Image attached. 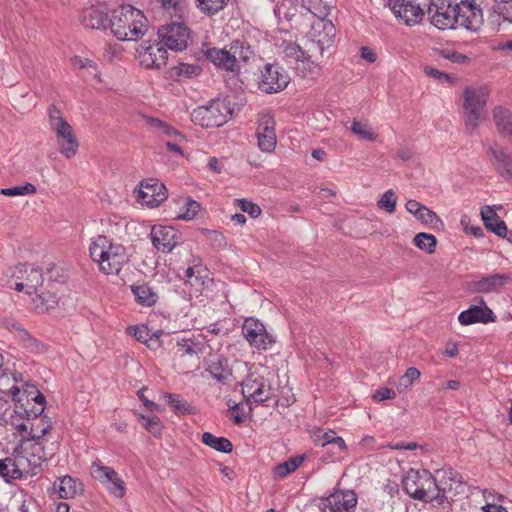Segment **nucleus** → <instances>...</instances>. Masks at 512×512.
I'll use <instances>...</instances> for the list:
<instances>
[{"instance_id":"nucleus-1","label":"nucleus","mask_w":512,"mask_h":512,"mask_svg":"<svg viewBox=\"0 0 512 512\" xmlns=\"http://www.w3.org/2000/svg\"><path fill=\"white\" fill-rule=\"evenodd\" d=\"M109 28L120 41H137L148 31L147 18L132 5H122L112 11Z\"/></svg>"},{"instance_id":"nucleus-2","label":"nucleus","mask_w":512,"mask_h":512,"mask_svg":"<svg viewBox=\"0 0 512 512\" xmlns=\"http://www.w3.org/2000/svg\"><path fill=\"white\" fill-rule=\"evenodd\" d=\"M404 491L413 499L423 502L441 504L446 499V492L436 483L435 478L427 470L411 471L402 481Z\"/></svg>"},{"instance_id":"nucleus-3","label":"nucleus","mask_w":512,"mask_h":512,"mask_svg":"<svg viewBox=\"0 0 512 512\" xmlns=\"http://www.w3.org/2000/svg\"><path fill=\"white\" fill-rule=\"evenodd\" d=\"M12 397L14 402L15 416H42L45 410L46 399L43 394L36 391L34 385L26 384L25 388L21 389L13 385L6 394Z\"/></svg>"},{"instance_id":"nucleus-4","label":"nucleus","mask_w":512,"mask_h":512,"mask_svg":"<svg viewBox=\"0 0 512 512\" xmlns=\"http://www.w3.org/2000/svg\"><path fill=\"white\" fill-rule=\"evenodd\" d=\"M488 95L486 87H468L464 91V120L469 134L485 120Z\"/></svg>"},{"instance_id":"nucleus-5","label":"nucleus","mask_w":512,"mask_h":512,"mask_svg":"<svg viewBox=\"0 0 512 512\" xmlns=\"http://www.w3.org/2000/svg\"><path fill=\"white\" fill-rule=\"evenodd\" d=\"M241 387L246 405L257 403L268 407L271 400H273V396H275L270 381L264 376L261 369H250L248 375L242 381Z\"/></svg>"},{"instance_id":"nucleus-6","label":"nucleus","mask_w":512,"mask_h":512,"mask_svg":"<svg viewBox=\"0 0 512 512\" xmlns=\"http://www.w3.org/2000/svg\"><path fill=\"white\" fill-rule=\"evenodd\" d=\"M231 113L230 102L217 98L207 105L195 108L191 113V120L201 127H219L228 121Z\"/></svg>"},{"instance_id":"nucleus-7","label":"nucleus","mask_w":512,"mask_h":512,"mask_svg":"<svg viewBox=\"0 0 512 512\" xmlns=\"http://www.w3.org/2000/svg\"><path fill=\"white\" fill-rule=\"evenodd\" d=\"M158 37L160 42L168 49L173 51H183L188 46L190 30L183 23L173 22L161 26L158 29Z\"/></svg>"},{"instance_id":"nucleus-8","label":"nucleus","mask_w":512,"mask_h":512,"mask_svg":"<svg viewBox=\"0 0 512 512\" xmlns=\"http://www.w3.org/2000/svg\"><path fill=\"white\" fill-rule=\"evenodd\" d=\"M430 22L439 30L455 29V5L448 0H433L427 10Z\"/></svg>"},{"instance_id":"nucleus-9","label":"nucleus","mask_w":512,"mask_h":512,"mask_svg":"<svg viewBox=\"0 0 512 512\" xmlns=\"http://www.w3.org/2000/svg\"><path fill=\"white\" fill-rule=\"evenodd\" d=\"M139 63L148 69H161L168 60V52L160 43L144 41L137 49Z\"/></svg>"},{"instance_id":"nucleus-10","label":"nucleus","mask_w":512,"mask_h":512,"mask_svg":"<svg viewBox=\"0 0 512 512\" xmlns=\"http://www.w3.org/2000/svg\"><path fill=\"white\" fill-rule=\"evenodd\" d=\"M242 333L245 339L257 349H268L275 339L270 335L265 326L254 318H247L242 326Z\"/></svg>"},{"instance_id":"nucleus-11","label":"nucleus","mask_w":512,"mask_h":512,"mask_svg":"<svg viewBox=\"0 0 512 512\" xmlns=\"http://www.w3.org/2000/svg\"><path fill=\"white\" fill-rule=\"evenodd\" d=\"M357 495L352 490H337L321 503L323 512H355Z\"/></svg>"},{"instance_id":"nucleus-12","label":"nucleus","mask_w":512,"mask_h":512,"mask_svg":"<svg viewBox=\"0 0 512 512\" xmlns=\"http://www.w3.org/2000/svg\"><path fill=\"white\" fill-rule=\"evenodd\" d=\"M455 26L476 31L482 21V10L473 2L463 0L455 5Z\"/></svg>"},{"instance_id":"nucleus-13","label":"nucleus","mask_w":512,"mask_h":512,"mask_svg":"<svg viewBox=\"0 0 512 512\" xmlns=\"http://www.w3.org/2000/svg\"><path fill=\"white\" fill-rule=\"evenodd\" d=\"M167 199L165 185L158 179H147L142 181L137 193L138 202L154 208Z\"/></svg>"},{"instance_id":"nucleus-14","label":"nucleus","mask_w":512,"mask_h":512,"mask_svg":"<svg viewBox=\"0 0 512 512\" xmlns=\"http://www.w3.org/2000/svg\"><path fill=\"white\" fill-rule=\"evenodd\" d=\"M289 83V76L277 65L267 64L262 70L259 88L265 93H277Z\"/></svg>"},{"instance_id":"nucleus-15","label":"nucleus","mask_w":512,"mask_h":512,"mask_svg":"<svg viewBox=\"0 0 512 512\" xmlns=\"http://www.w3.org/2000/svg\"><path fill=\"white\" fill-rule=\"evenodd\" d=\"M150 238L158 251L169 253L179 244L181 235L171 226L155 225L151 229Z\"/></svg>"},{"instance_id":"nucleus-16","label":"nucleus","mask_w":512,"mask_h":512,"mask_svg":"<svg viewBox=\"0 0 512 512\" xmlns=\"http://www.w3.org/2000/svg\"><path fill=\"white\" fill-rule=\"evenodd\" d=\"M258 146L263 152L274 151L277 143L275 132V120L270 113H260L256 130Z\"/></svg>"},{"instance_id":"nucleus-17","label":"nucleus","mask_w":512,"mask_h":512,"mask_svg":"<svg viewBox=\"0 0 512 512\" xmlns=\"http://www.w3.org/2000/svg\"><path fill=\"white\" fill-rule=\"evenodd\" d=\"M388 5L394 15L407 26L419 23L424 16L422 8L412 0H389Z\"/></svg>"},{"instance_id":"nucleus-18","label":"nucleus","mask_w":512,"mask_h":512,"mask_svg":"<svg viewBox=\"0 0 512 512\" xmlns=\"http://www.w3.org/2000/svg\"><path fill=\"white\" fill-rule=\"evenodd\" d=\"M128 262L126 249L120 244H110L105 256L100 261L99 268L106 275H117L123 266Z\"/></svg>"},{"instance_id":"nucleus-19","label":"nucleus","mask_w":512,"mask_h":512,"mask_svg":"<svg viewBox=\"0 0 512 512\" xmlns=\"http://www.w3.org/2000/svg\"><path fill=\"white\" fill-rule=\"evenodd\" d=\"M12 277L22 280L26 286V293H37L42 286L44 277L42 270L32 264H19L13 268Z\"/></svg>"},{"instance_id":"nucleus-20","label":"nucleus","mask_w":512,"mask_h":512,"mask_svg":"<svg viewBox=\"0 0 512 512\" xmlns=\"http://www.w3.org/2000/svg\"><path fill=\"white\" fill-rule=\"evenodd\" d=\"M205 370L217 382L226 384L231 380L232 369L229 360L218 352L210 353L205 359Z\"/></svg>"},{"instance_id":"nucleus-21","label":"nucleus","mask_w":512,"mask_h":512,"mask_svg":"<svg viewBox=\"0 0 512 512\" xmlns=\"http://www.w3.org/2000/svg\"><path fill=\"white\" fill-rule=\"evenodd\" d=\"M15 469L19 479L33 477L42 470V457L34 452H15Z\"/></svg>"},{"instance_id":"nucleus-22","label":"nucleus","mask_w":512,"mask_h":512,"mask_svg":"<svg viewBox=\"0 0 512 512\" xmlns=\"http://www.w3.org/2000/svg\"><path fill=\"white\" fill-rule=\"evenodd\" d=\"M458 320L461 325L467 326L475 323L494 322L496 316L485 301L480 299L479 305H471L467 310L462 311Z\"/></svg>"},{"instance_id":"nucleus-23","label":"nucleus","mask_w":512,"mask_h":512,"mask_svg":"<svg viewBox=\"0 0 512 512\" xmlns=\"http://www.w3.org/2000/svg\"><path fill=\"white\" fill-rule=\"evenodd\" d=\"M205 55L218 68L233 74L240 72V65L235 64V55H231L230 50L210 48Z\"/></svg>"},{"instance_id":"nucleus-24","label":"nucleus","mask_w":512,"mask_h":512,"mask_svg":"<svg viewBox=\"0 0 512 512\" xmlns=\"http://www.w3.org/2000/svg\"><path fill=\"white\" fill-rule=\"evenodd\" d=\"M509 279L510 277L508 275L497 273L472 281L470 283V288L473 292L477 293L497 292L508 282Z\"/></svg>"},{"instance_id":"nucleus-25","label":"nucleus","mask_w":512,"mask_h":512,"mask_svg":"<svg viewBox=\"0 0 512 512\" xmlns=\"http://www.w3.org/2000/svg\"><path fill=\"white\" fill-rule=\"evenodd\" d=\"M47 115L50 130L55 133L56 139L74 132L73 127L66 121L63 113L54 104L48 107Z\"/></svg>"},{"instance_id":"nucleus-26","label":"nucleus","mask_w":512,"mask_h":512,"mask_svg":"<svg viewBox=\"0 0 512 512\" xmlns=\"http://www.w3.org/2000/svg\"><path fill=\"white\" fill-rule=\"evenodd\" d=\"M109 17L106 11L99 7L91 6L82 12V24L91 29H106L109 27Z\"/></svg>"},{"instance_id":"nucleus-27","label":"nucleus","mask_w":512,"mask_h":512,"mask_svg":"<svg viewBox=\"0 0 512 512\" xmlns=\"http://www.w3.org/2000/svg\"><path fill=\"white\" fill-rule=\"evenodd\" d=\"M159 400L171 408V412L179 415H193L198 411L194 406L187 402L181 395L175 393L162 392Z\"/></svg>"},{"instance_id":"nucleus-28","label":"nucleus","mask_w":512,"mask_h":512,"mask_svg":"<svg viewBox=\"0 0 512 512\" xmlns=\"http://www.w3.org/2000/svg\"><path fill=\"white\" fill-rule=\"evenodd\" d=\"M487 154L494 159L492 162L497 172L507 181L512 180V157L502 149L490 147Z\"/></svg>"},{"instance_id":"nucleus-29","label":"nucleus","mask_w":512,"mask_h":512,"mask_svg":"<svg viewBox=\"0 0 512 512\" xmlns=\"http://www.w3.org/2000/svg\"><path fill=\"white\" fill-rule=\"evenodd\" d=\"M481 217L485 227L495 233L497 236L503 237L506 235V223L497 215L491 206H484L481 209Z\"/></svg>"},{"instance_id":"nucleus-30","label":"nucleus","mask_w":512,"mask_h":512,"mask_svg":"<svg viewBox=\"0 0 512 512\" xmlns=\"http://www.w3.org/2000/svg\"><path fill=\"white\" fill-rule=\"evenodd\" d=\"M26 422L19 424L18 428L27 433V436L38 441L51 428V424L45 418H25Z\"/></svg>"},{"instance_id":"nucleus-31","label":"nucleus","mask_w":512,"mask_h":512,"mask_svg":"<svg viewBox=\"0 0 512 512\" xmlns=\"http://www.w3.org/2000/svg\"><path fill=\"white\" fill-rule=\"evenodd\" d=\"M54 489L57 491L59 498L69 499L82 492V483L69 475H65L54 482Z\"/></svg>"},{"instance_id":"nucleus-32","label":"nucleus","mask_w":512,"mask_h":512,"mask_svg":"<svg viewBox=\"0 0 512 512\" xmlns=\"http://www.w3.org/2000/svg\"><path fill=\"white\" fill-rule=\"evenodd\" d=\"M493 120L497 131L503 137H508L512 141V113L509 109L502 106L493 109Z\"/></svg>"},{"instance_id":"nucleus-33","label":"nucleus","mask_w":512,"mask_h":512,"mask_svg":"<svg viewBox=\"0 0 512 512\" xmlns=\"http://www.w3.org/2000/svg\"><path fill=\"white\" fill-rule=\"evenodd\" d=\"M203 343L191 338H179L176 342V354L180 357L190 356L199 360Z\"/></svg>"},{"instance_id":"nucleus-34","label":"nucleus","mask_w":512,"mask_h":512,"mask_svg":"<svg viewBox=\"0 0 512 512\" xmlns=\"http://www.w3.org/2000/svg\"><path fill=\"white\" fill-rule=\"evenodd\" d=\"M131 291L135 297L136 302L141 306L151 307L158 300L157 293L145 283L132 285Z\"/></svg>"},{"instance_id":"nucleus-35","label":"nucleus","mask_w":512,"mask_h":512,"mask_svg":"<svg viewBox=\"0 0 512 512\" xmlns=\"http://www.w3.org/2000/svg\"><path fill=\"white\" fill-rule=\"evenodd\" d=\"M56 142L59 152L67 159H70L76 155L79 148V142L75 132L67 134L62 138H57Z\"/></svg>"},{"instance_id":"nucleus-36","label":"nucleus","mask_w":512,"mask_h":512,"mask_svg":"<svg viewBox=\"0 0 512 512\" xmlns=\"http://www.w3.org/2000/svg\"><path fill=\"white\" fill-rule=\"evenodd\" d=\"M201 440L205 445L218 452L230 453L233 449V445L229 439L225 437H217L210 432H204Z\"/></svg>"},{"instance_id":"nucleus-37","label":"nucleus","mask_w":512,"mask_h":512,"mask_svg":"<svg viewBox=\"0 0 512 512\" xmlns=\"http://www.w3.org/2000/svg\"><path fill=\"white\" fill-rule=\"evenodd\" d=\"M111 242L104 235H98L90 244L89 252L93 261L98 264L105 256L107 249H109Z\"/></svg>"},{"instance_id":"nucleus-38","label":"nucleus","mask_w":512,"mask_h":512,"mask_svg":"<svg viewBox=\"0 0 512 512\" xmlns=\"http://www.w3.org/2000/svg\"><path fill=\"white\" fill-rule=\"evenodd\" d=\"M144 119L149 127L162 133L163 135L168 137H179L180 139L184 138V136L177 129L158 118L145 116Z\"/></svg>"},{"instance_id":"nucleus-39","label":"nucleus","mask_w":512,"mask_h":512,"mask_svg":"<svg viewBox=\"0 0 512 512\" xmlns=\"http://www.w3.org/2000/svg\"><path fill=\"white\" fill-rule=\"evenodd\" d=\"M57 304L58 298L51 292L36 293V297L33 298L34 308L42 313L54 309Z\"/></svg>"},{"instance_id":"nucleus-40","label":"nucleus","mask_w":512,"mask_h":512,"mask_svg":"<svg viewBox=\"0 0 512 512\" xmlns=\"http://www.w3.org/2000/svg\"><path fill=\"white\" fill-rule=\"evenodd\" d=\"M304 459H305V456L301 455V456L291 457L288 460H286L285 462L278 464L274 468L275 475L280 479L285 478L287 475L294 472L302 464Z\"/></svg>"},{"instance_id":"nucleus-41","label":"nucleus","mask_w":512,"mask_h":512,"mask_svg":"<svg viewBox=\"0 0 512 512\" xmlns=\"http://www.w3.org/2000/svg\"><path fill=\"white\" fill-rule=\"evenodd\" d=\"M15 465L16 462L14 454L11 457L0 459V477H2L6 483L20 480L17 475V471L14 472Z\"/></svg>"},{"instance_id":"nucleus-42","label":"nucleus","mask_w":512,"mask_h":512,"mask_svg":"<svg viewBox=\"0 0 512 512\" xmlns=\"http://www.w3.org/2000/svg\"><path fill=\"white\" fill-rule=\"evenodd\" d=\"M413 243L420 250L432 254L435 251L437 239L432 234L421 232L414 237Z\"/></svg>"},{"instance_id":"nucleus-43","label":"nucleus","mask_w":512,"mask_h":512,"mask_svg":"<svg viewBox=\"0 0 512 512\" xmlns=\"http://www.w3.org/2000/svg\"><path fill=\"white\" fill-rule=\"evenodd\" d=\"M415 217L433 229H440L443 227V222L440 217L426 206H423Z\"/></svg>"},{"instance_id":"nucleus-44","label":"nucleus","mask_w":512,"mask_h":512,"mask_svg":"<svg viewBox=\"0 0 512 512\" xmlns=\"http://www.w3.org/2000/svg\"><path fill=\"white\" fill-rule=\"evenodd\" d=\"M162 8L169 13L170 16L182 18L186 12L185 0H159Z\"/></svg>"},{"instance_id":"nucleus-45","label":"nucleus","mask_w":512,"mask_h":512,"mask_svg":"<svg viewBox=\"0 0 512 512\" xmlns=\"http://www.w3.org/2000/svg\"><path fill=\"white\" fill-rule=\"evenodd\" d=\"M230 54L235 55V64L240 65V62H248L253 52L244 43L235 41L230 45Z\"/></svg>"},{"instance_id":"nucleus-46","label":"nucleus","mask_w":512,"mask_h":512,"mask_svg":"<svg viewBox=\"0 0 512 512\" xmlns=\"http://www.w3.org/2000/svg\"><path fill=\"white\" fill-rule=\"evenodd\" d=\"M92 469V475L94 476V478H96L97 480L104 484L109 483L118 475L113 468L97 463H93Z\"/></svg>"},{"instance_id":"nucleus-47","label":"nucleus","mask_w":512,"mask_h":512,"mask_svg":"<svg viewBox=\"0 0 512 512\" xmlns=\"http://www.w3.org/2000/svg\"><path fill=\"white\" fill-rule=\"evenodd\" d=\"M351 131L358 136V138L367 141H375L377 134L367 124L361 123L354 119L351 124Z\"/></svg>"},{"instance_id":"nucleus-48","label":"nucleus","mask_w":512,"mask_h":512,"mask_svg":"<svg viewBox=\"0 0 512 512\" xmlns=\"http://www.w3.org/2000/svg\"><path fill=\"white\" fill-rule=\"evenodd\" d=\"M173 71L177 77V81L182 79L192 78L197 76L202 71L201 67L195 64L181 63L176 67H173Z\"/></svg>"},{"instance_id":"nucleus-49","label":"nucleus","mask_w":512,"mask_h":512,"mask_svg":"<svg viewBox=\"0 0 512 512\" xmlns=\"http://www.w3.org/2000/svg\"><path fill=\"white\" fill-rule=\"evenodd\" d=\"M199 9L207 15H214L222 10L228 0H197Z\"/></svg>"},{"instance_id":"nucleus-50","label":"nucleus","mask_w":512,"mask_h":512,"mask_svg":"<svg viewBox=\"0 0 512 512\" xmlns=\"http://www.w3.org/2000/svg\"><path fill=\"white\" fill-rule=\"evenodd\" d=\"M377 206L389 214L393 213L396 208L395 192L392 189L387 190L377 201Z\"/></svg>"},{"instance_id":"nucleus-51","label":"nucleus","mask_w":512,"mask_h":512,"mask_svg":"<svg viewBox=\"0 0 512 512\" xmlns=\"http://www.w3.org/2000/svg\"><path fill=\"white\" fill-rule=\"evenodd\" d=\"M200 210V204L194 200H188L181 208V213L177 216L178 219L192 220L195 218Z\"/></svg>"},{"instance_id":"nucleus-52","label":"nucleus","mask_w":512,"mask_h":512,"mask_svg":"<svg viewBox=\"0 0 512 512\" xmlns=\"http://www.w3.org/2000/svg\"><path fill=\"white\" fill-rule=\"evenodd\" d=\"M138 420L141 427L152 433L154 436L161 434L163 424L160 418H138Z\"/></svg>"},{"instance_id":"nucleus-53","label":"nucleus","mask_w":512,"mask_h":512,"mask_svg":"<svg viewBox=\"0 0 512 512\" xmlns=\"http://www.w3.org/2000/svg\"><path fill=\"white\" fill-rule=\"evenodd\" d=\"M36 192V187L31 184L27 183L24 186H15L11 188H3L0 190V194L5 196H18V195H26V194H32Z\"/></svg>"},{"instance_id":"nucleus-54","label":"nucleus","mask_w":512,"mask_h":512,"mask_svg":"<svg viewBox=\"0 0 512 512\" xmlns=\"http://www.w3.org/2000/svg\"><path fill=\"white\" fill-rule=\"evenodd\" d=\"M421 376L420 371L415 367H410L399 380V388L408 389L413 382Z\"/></svg>"},{"instance_id":"nucleus-55","label":"nucleus","mask_w":512,"mask_h":512,"mask_svg":"<svg viewBox=\"0 0 512 512\" xmlns=\"http://www.w3.org/2000/svg\"><path fill=\"white\" fill-rule=\"evenodd\" d=\"M284 54L286 57L295 59L296 61H299V60L303 61V60L307 59L306 55H305V51H303L298 44L293 43V42L287 43L285 45Z\"/></svg>"},{"instance_id":"nucleus-56","label":"nucleus","mask_w":512,"mask_h":512,"mask_svg":"<svg viewBox=\"0 0 512 512\" xmlns=\"http://www.w3.org/2000/svg\"><path fill=\"white\" fill-rule=\"evenodd\" d=\"M238 207L245 213H248L252 218H257L261 214L260 207L246 199H236Z\"/></svg>"},{"instance_id":"nucleus-57","label":"nucleus","mask_w":512,"mask_h":512,"mask_svg":"<svg viewBox=\"0 0 512 512\" xmlns=\"http://www.w3.org/2000/svg\"><path fill=\"white\" fill-rule=\"evenodd\" d=\"M108 490L111 494L118 498H122L126 493V487L124 481L118 477V475L111 480L109 483H107Z\"/></svg>"},{"instance_id":"nucleus-58","label":"nucleus","mask_w":512,"mask_h":512,"mask_svg":"<svg viewBox=\"0 0 512 512\" xmlns=\"http://www.w3.org/2000/svg\"><path fill=\"white\" fill-rule=\"evenodd\" d=\"M128 333L141 343L149 342V330L146 325L131 326L128 328Z\"/></svg>"},{"instance_id":"nucleus-59","label":"nucleus","mask_w":512,"mask_h":512,"mask_svg":"<svg viewBox=\"0 0 512 512\" xmlns=\"http://www.w3.org/2000/svg\"><path fill=\"white\" fill-rule=\"evenodd\" d=\"M441 54L443 58L457 64H466L470 61V58L467 55L453 50H443L441 51Z\"/></svg>"},{"instance_id":"nucleus-60","label":"nucleus","mask_w":512,"mask_h":512,"mask_svg":"<svg viewBox=\"0 0 512 512\" xmlns=\"http://www.w3.org/2000/svg\"><path fill=\"white\" fill-rule=\"evenodd\" d=\"M72 63H73V65L78 66L79 68H82V69H92L93 71H95V77H97V64L94 61H92L88 58L75 56L72 59Z\"/></svg>"},{"instance_id":"nucleus-61","label":"nucleus","mask_w":512,"mask_h":512,"mask_svg":"<svg viewBox=\"0 0 512 512\" xmlns=\"http://www.w3.org/2000/svg\"><path fill=\"white\" fill-rule=\"evenodd\" d=\"M424 72L428 75V76H431L441 82H451L452 81V76L445 73V72H442V71H439L433 67H430V66H426L424 68Z\"/></svg>"},{"instance_id":"nucleus-62","label":"nucleus","mask_w":512,"mask_h":512,"mask_svg":"<svg viewBox=\"0 0 512 512\" xmlns=\"http://www.w3.org/2000/svg\"><path fill=\"white\" fill-rule=\"evenodd\" d=\"M396 393L393 389L388 387H381L373 394V399L376 401H383L395 398Z\"/></svg>"},{"instance_id":"nucleus-63","label":"nucleus","mask_w":512,"mask_h":512,"mask_svg":"<svg viewBox=\"0 0 512 512\" xmlns=\"http://www.w3.org/2000/svg\"><path fill=\"white\" fill-rule=\"evenodd\" d=\"M335 438L336 433L333 430H329L327 432H324L322 435L317 436V438L314 439V443L317 446L324 447L328 444H331Z\"/></svg>"},{"instance_id":"nucleus-64","label":"nucleus","mask_w":512,"mask_h":512,"mask_svg":"<svg viewBox=\"0 0 512 512\" xmlns=\"http://www.w3.org/2000/svg\"><path fill=\"white\" fill-rule=\"evenodd\" d=\"M209 239L213 242L217 248H223L226 245L224 236L217 231L209 232Z\"/></svg>"}]
</instances>
